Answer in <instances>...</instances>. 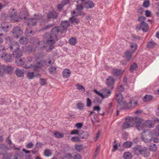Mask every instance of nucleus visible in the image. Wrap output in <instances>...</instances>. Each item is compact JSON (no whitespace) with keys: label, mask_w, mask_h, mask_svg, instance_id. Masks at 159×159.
<instances>
[{"label":"nucleus","mask_w":159,"mask_h":159,"mask_svg":"<svg viewBox=\"0 0 159 159\" xmlns=\"http://www.w3.org/2000/svg\"><path fill=\"white\" fill-rule=\"evenodd\" d=\"M151 130L149 129L143 130L141 134V139L142 141L145 143L151 142L152 141L151 138Z\"/></svg>","instance_id":"obj_1"},{"label":"nucleus","mask_w":159,"mask_h":159,"mask_svg":"<svg viewBox=\"0 0 159 159\" xmlns=\"http://www.w3.org/2000/svg\"><path fill=\"white\" fill-rule=\"evenodd\" d=\"M116 100L118 103L117 107L122 110H125L128 108L127 103L123 101V96L120 93H119L116 96Z\"/></svg>","instance_id":"obj_2"},{"label":"nucleus","mask_w":159,"mask_h":159,"mask_svg":"<svg viewBox=\"0 0 159 159\" xmlns=\"http://www.w3.org/2000/svg\"><path fill=\"white\" fill-rule=\"evenodd\" d=\"M60 31V28L58 27L54 28L52 30L51 34H46L44 36V39L48 40L52 39L54 40L58 39L57 37V34Z\"/></svg>","instance_id":"obj_3"},{"label":"nucleus","mask_w":159,"mask_h":159,"mask_svg":"<svg viewBox=\"0 0 159 159\" xmlns=\"http://www.w3.org/2000/svg\"><path fill=\"white\" fill-rule=\"evenodd\" d=\"M134 125L137 129L141 130L145 129L144 123H143V120L139 118L135 117L134 118Z\"/></svg>","instance_id":"obj_4"},{"label":"nucleus","mask_w":159,"mask_h":159,"mask_svg":"<svg viewBox=\"0 0 159 159\" xmlns=\"http://www.w3.org/2000/svg\"><path fill=\"white\" fill-rule=\"evenodd\" d=\"M134 118L127 117L125 118V121L123 123L122 128L125 129L134 126Z\"/></svg>","instance_id":"obj_5"},{"label":"nucleus","mask_w":159,"mask_h":159,"mask_svg":"<svg viewBox=\"0 0 159 159\" xmlns=\"http://www.w3.org/2000/svg\"><path fill=\"white\" fill-rule=\"evenodd\" d=\"M16 63L17 65L22 66L23 67L26 68H29L33 67L35 70H38L39 68L38 66H33L31 64L30 66H27L26 65H25V61L24 59H17L16 60Z\"/></svg>","instance_id":"obj_6"},{"label":"nucleus","mask_w":159,"mask_h":159,"mask_svg":"<svg viewBox=\"0 0 159 159\" xmlns=\"http://www.w3.org/2000/svg\"><path fill=\"white\" fill-rule=\"evenodd\" d=\"M22 34V31L20 28L18 27H16L14 29L12 32L13 36L15 39H18L19 37H20V40H23L25 39L26 38L24 37H22L21 36Z\"/></svg>","instance_id":"obj_7"},{"label":"nucleus","mask_w":159,"mask_h":159,"mask_svg":"<svg viewBox=\"0 0 159 159\" xmlns=\"http://www.w3.org/2000/svg\"><path fill=\"white\" fill-rule=\"evenodd\" d=\"M55 40H41V41H39L38 44L39 45L40 44H43L44 43L43 45H41V48H45L46 47H49L51 51L52 48V45L54 43Z\"/></svg>","instance_id":"obj_8"},{"label":"nucleus","mask_w":159,"mask_h":159,"mask_svg":"<svg viewBox=\"0 0 159 159\" xmlns=\"http://www.w3.org/2000/svg\"><path fill=\"white\" fill-rule=\"evenodd\" d=\"M5 48H3L2 50H0V56L5 61L7 62H10L11 60V56L9 54L4 53L3 50Z\"/></svg>","instance_id":"obj_9"},{"label":"nucleus","mask_w":159,"mask_h":159,"mask_svg":"<svg viewBox=\"0 0 159 159\" xmlns=\"http://www.w3.org/2000/svg\"><path fill=\"white\" fill-rule=\"evenodd\" d=\"M7 43L9 44L10 50L13 51L19 49V46L17 42L13 40H8Z\"/></svg>","instance_id":"obj_10"},{"label":"nucleus","mask_w":159,"mask_h":159,"mask_svg":"<svg viewBox=\"0 0 159 159\" xmlns=\"http://www.w3.org/2000/svg\"><path fill=\"white\" fill-rule=\"evenodd\" d=\"M111 94V92L106 89H104L103 90V92L102 93H100V97L102 99L107 98L109 97Z\"/></svg>","instance_id":"obj_11"},{"label":"nucleus","mask_w":159,"mask_h":159,"mask_svg":"<svg viewBox=\"0 0 159 159\" xmlns=\"http://www.w3.org/2000/svg\"><path fill=\"white\" fill-rule=\"evenodd\" d=\"M144 147L140 145L136 146L133 148L134 153L137 155H140Z\"/></svg>","instance_id":"obj_12"},{"label":"nucleus","mask_w":159,"mask_h":159,"mask_svg":"<svg viewBox=\"0 0 159 159\" xmlns=\"http://www.w3.org/2000/svg\"><path fill=\"white\" fill-rule=\"evenodd\" d=\"M13 55L14 57L19 58L22 56V51L20 49L13 51Z\"/></svg>","instance_id":"obj_13"},{"label":"nucleus","mask_w":159,"mask_h":159,"mask_svg":"<svg viewBox=\"0 0 159 159\" xmlns=\"http://www.w3.org/2000/svg\"><path fill=\"white\" fill-rule=\"evenodd\" d=\"M140 29H141L144 32H147L149 29V26L145 22H141L140 25Z\"/></svg>","instance_id":"obj_14"},{"label":"nucleus","mask_w":159,"mask_h":159,"mask_svg":"<svg viewBox=\"0 0 159 159\" xmlns=\"http://www.w3.org/2000/svg\"><path fill=\"white\" fill-rule=\"evenodd\" d=\"M15 10L14 9H12L11 11V15L10 17L11 19L14 21H17L19 20V18L16 14V13L14 12Z\"/></svg>","instance_id":"obj_15"},{"label":"nucleus","mask_w":159,"mask_h":159,"mask_svg":"<svg viewBox=\"0 0 159 159\" xmlns=\"http://www.w3.org/2000/svg\"><path fill=\"white\" fill-rule=\"evenodd\" d=\"M143 150L140 155H141L144 157H149L150 155V153L149 150L146 147H144Z\"/></svg>","instance_id":"obj_16"},{"label":"nucleus","mask_w":159,"mask_h":159,"mask_svg":"<svg viewBox=\"0 0 159 159\" xmlns=\"http://www.w3.org/2000/svg\"><path fill=\"white\" fill-rule=\"evenodd\" d=\"M124 71L122 69H114L113 70L112 73L114 76H117L122 74Z\"/></svg>","instance_id":"obj_17"},{"label":"nucleus","mask_w":159,"mask_h":159,"mask_svg":"<svg viewBox=\"0 0 159 159\" xmlns=\"http://www.w3.org/2000/svg\"><path fill=\"white\" fill-rule=\"evenodd\" d=\"M70 73L71 72L69 70L66 69L62 72V75L64 78H67L70 76Z\"/></svg>","instance_id":"obj_18"},{"label":"nucleus","mask_w":159,"mask_h":159,"mask_svg":"<svg viewBox=\"0 0 159 159\" xmlns=\"http://www.w3.org/2000/svg\"><path fill=\"white\" fill-rule=\"evenodd\" d=\"M33 18L36 20L41 21L43 20L44 19V17L41 15H39L37 13H34L33 14Z\"/></svg>","instance_id":"obj_19"},{"label":"nucleus","mask_w":159,"mask_h":159,"mask_svg":"<svg viewBox=\"0 0 159 159\" xmlns=\"http://www.w3.org/2000/svg\"><path fill=\"white\" fill-rule=\"evenodd\" d=\"M24 71L23 70H20L17 68L15 70V73L16 75L18 77H21L23 76Z\"/></svg>","instance_id":"obj_20"},{"label":"nucleus","mask_w":159,"mask_h":159,"mask_svg":"<svg viewBox=\"0 0 159 159\" xmlns=\"http://www.w3.org/2000/svg\"><path fill=\"white\" fill-rule=\"evenodd\" d=\"M156 45V43L152 40H151L148 42L147 44V47L149 49H152L154 48Z\"/></svg>","instance_id":"obj_21"},{"label":"nucleus","mask_w":159,"mask_h":159,"mask_svg":"<svg viewBox=\"0 0 159 159\" xmlns=\"http://www.w3.org/2000/svg\"><path fill=\"white\" fill-rule=\"evenodd\" d=\"M137 104V102L136 101L134 100L130 101L129 102V104H127L128 108L127 109L129 108L130 107H135Z\"/></svg>","instance_id":"obj_22"},{"label":"nucleus","mask_w":159,"mask_h":159,"mask_svg":"<svg viewBox=\"0 0 159 159\" xmlns=\"http://www.w3.org/2000/svg\"><path fill=\"white\" fill-rule=\"evenodd\" d=\"M145 128L146 127H149L152 128L153 127V124L152 121L150 120H147L145 122H143Z\"/></svg>","instance_id":"obj_23"},{"label":"nucleus","mask_w":159,"mask_h":159,"mask_svg":"<svg viewBox=\"0 0 159 159\" xmlns=\"http://www.w3.org/2000/svg\"><path fill=\"white\" fill-rule=\"evenodd\" d=\"M114 82V80L111 77H109L106 80V83L108 86L112 85L113 84Z\"/></svg>","instance_id":"obj_24"},{"label":"nucleus","mask_w":159,"mask_h":159,"mask_svg":"<svg viewBox=\"0 0 159 159\" xmlns=\"http://www.w3.org/2000/svg\"><path fill=\"white\" fill-rule=\"evenodd\" d=\"M133 144V143L130 141L124 142L123 144V146L125 148H129L131 147Z\"/></svg>","instance_id":"obj_25"},{"label":"nucleus","mask_w":159,"mask_h":159,"mask_svg":"<svg viewBox=\"0 0 159 159\" xmlns=\"http://www.w3.org/2000/svg\"><path fill=\"white\" fill-rule=\"evenodd\" d=\"M29 16V13L26 11H21L20 14V17L21 18L25 19L27 16Z\"/></svg>","instance_id":"obj_26"},{"label":"nucleus","mask_w":159,"mask_h":159,"mask_svg":"<svg viewBox=\"0 0 159 159\" xmlns=\"http://www.w3.org/2000/svg\"><path fill=\"white\" fill-rule=\"evenodd\" d=\"M70 25V23L68 21L65 20L62 21L61 23V26L63 29H66Z\"/></svg>","instance_id":"obj_27"},{"label":"nucleus","mask_w":159,"mask_h":159,"mask_svg":"<svg viewBox=\"0 0 159 159\" xmlns=\"http://www.w3.org/2000/svg\"><path fill=\"white\" fill-rule=\"evenodd\" d=\"M55 137L57 138H62L63 137L64 134L63 133H60L58 131H55L54 133Z\"/></svg>","instance_id":"obj_28"},{"label":"nucleus","mask_w":159,"mask_h":159,"mask_svg":"<svg viewBox=\"0 0 159 159\" xmlns=\"http://www.w3.org/2000/svg\"><path fill=\"white\" fill-rule=\"evenodd\" d=\"M134 52V51H126L125 53L126 57L129 61L131 58L132 54Z\"/></svg>","instance_id":"obj_29"},{"label":"nucleus","mask_w":159,"mask_h":159,"mask_svg":"<svg viewBox=\"0 0 159 159\" xmlns=\"http://www.w3.org/2000/svg\"><path fill=\"white\" fill-rule=\"evenodd\" d=\"M79 136L82 139H86L88 137L89 134L87 132L83 131L81 133H80Z\"/></svg>","instance_id":"obj_30"},{"label":"nucleus","mask_w":159,"mask_h":159,"mask_svg":"<svg viewBox=\"0 0 159 159\" xmlns=\"http://www.w3.org/2000/svg\"><path fill=\"white\" fill-rule=\"evenodd\" d=\"M27 22L28 24L34 25H35L37 23L36 20L33 18H29L27 20Z\"/></svg>","instance_id":"obj_31"},{"label":"nucleus","mask_w":159,"mask_h":159,"mask_svg":"<svg viewBox=\"0 0 159 159\" xmlns=\"http://www.w3.org/2000/svg\"><path fill=\"white\" fill-rule=\"evenodd\" d=\"M39 75L38 74H34V73L33 72H28L27 74V76L29 79H32L34 76Z\"/></svg>","instance_id":"obj_32"},{"label":"nucleus","mask_w":159,"mask_h":159,"mask_svg":"<svg viewBox=\"0 0 159 159\" xmlns=\"http://www.w3.org/2000/svg\"><path fill=\"white\" fill-rule=\"evenodd\" d=\"M153 97L150 95H146L144 96L143 98V101L147 102L149 101L152 99Z\"/></svg>","instance_id":"obj_33"},{"label":"nucleus","mask_w":159,"mask_h":159,"mask_svg":"<svg viewBox=\"0 0 159 159\" xmlns=\"http://www.w3.org/2000/svg\"><path fill=\"white\" fill-rule=\"evenodd\" d=\"M5 72V67L3 66H1L0 63V77L3 75Z\"/></svg>","instance_id":"obj_34"},{"label":"nucleus","mask_w":159,"mask_h":159,"mask_svg":"<svg viewBox=\"0 0 159 159\" xmlns=\"http://www.w3.org/2000/svg\"><path fill=\"white\" fill-rule=\"evenodd\" d=\"M123 157L125 159H131L132 157V155L128 152L125 153Z\"/></svg>","instance_id":"obj_35"},{"label":"nucleus","mask_w":159,"mask_h":159,"mask_svg":"<svg viewBox=\"0 0 159 159\" xmlns=\"http://www.w3.org/2000/svg\"><path fill=\"white\" fill-rule=\"evenodd\" d=\"M151 135L152 136H159V131L156 129V128L151 131Z\"/></svg>","instance_id":"obj_36"},{"label":"nucleus","mask_w":159,"mask_h":159,"mask_svg":"<svg viewBox=\"0 0 159 159\" xmlns=\"http://www.w3.org/2000/svg\"><path fill=\"white\" fill-rule=\"evenodd\" d=\"M57 68L54 66H52L48 69L49 72L51 74H54L56 73Z\"/></svg>","instance_id":"obj_37"},{"label":"nucleus","mask_w":159,"mask_h":159,"mask_svg":"<svg viewBox=\"0 0 159 159\" xmlns=\"http://www.w3.org/2000/svg\"><path fill=\"white\" fill-rule=\"evenodd\" d=\"M13 68L11 66H8L5 67V72L7 73H11L13 70Z\"/></svg>","instance_id":"obj_38"},{"label":"nucleus","mask_w":159,"mask_h":159,"mask_svg":"<svg viewBox=\"0 0 159 159\" xmlns=\"http://www.w3.org/2000/svg\"><path fill=\"white\" fill-rule=\"evenodd\" d=\"M93 6V5L92 2L90 1H88L85 3L84 6L87 8H89L92 7Z\"/></svg>","instance_id":"obj_39"},{"label":"nucleus","mask_w":159,"mask_h":159,"mask_svg":"<svg viewBox=\"0 0 159 159\" xmlns=\"http://www.w3.org/2000/svg\"><path fill=\"white\" fill-rule=\"evenodd\" d=\"M76 87L77 89L78 90H80V91L84 93L85 91V89L83 86L79 84H76Z\"/></svg>","instance_id":"obj_40"},{"label":"nucleus","mask_w":159,"mask_h":159,"mask_svg":"<svg viewBox=\"0 0 159 159\" xmlns=\"http://www.w3.org/2000/svg\"><path fill=\"white\" fill-rule=\"evenodd\" d=\"M149 148L150 150L152 151H155L157 149V146L155 144L150 145Z\"/></svg>","instance_id":"obj_41"},{"label":"nucleus","mask_w":159,"mask_h":159,"mask_svg":"<svg viewBox=\"0 0 159 159\" xmlns=\"http://www.w3.org/2000/svg\"><path fill=\"white\" fill-rule=\"evenodd\" d=\"M57 17L56 13L55 12H50L48 15V18H55Z\"/></svg>","instance_id":"obj_42"},{"label":"nucleus","mask_w":159,"mask_h":159,"mask_svg":"<svg viewBox=\"0 0 159 159\" xmlns=\"http://www.w3.org/2000/svg\"><path fill=\"white\" fill-rule=\"evenodd\" d=\"M44 154L45 156L49 157L51 155L52 153L50 149H47L44 151Z\"/></svg>","instance_id":"obj_43"},{"label":"nucleus","mask_w":159,"mask_h":159,"mask_svg":"<svg viewBox=\"0 0 159 159\" xmlns=\"http://www.w3.org/2000/svg\"><path fill=\"white\" fill-rule=\"evenodd\" d=\"M137 67V66L136 64L135 63H133L131 65L130 67V70L131 72H133L134 70Z\"/></svg>","instance_id":"obj_44"},{"label":"nucleus","mask_w":159,"mask_h":159,"mask_svg":"<svg viewBox=\"0 0 159 159\" xmlns=\"http://www.w3.org/2000/svg\"><path fill=\"white\" fill-rule=\"evenodd\" d=\"M77 108L80 110L83 109L84 105L82 102H79L77 104Z\"/></svg>","instance_id":"obj_45"},{"label":"nucleus","mask_w":159,"mask_h":159,"mask_svg":"<svg viewBox=\"0 0 159 159\" xmlns=\"http://www.w3.org/2000/svg\"><path fill=\"white\" fill-rule=\"evenodd\" d=\"M71 140L74 142H80V138L78 137H73L71 139Z\"/></svg>","instance_id":"obj_46"},{"label":"nucleus","mask_w":159,"mask_h":159,"mask_svg":"<svg viewBox=\"0 0 159 159\" xmlns=\"http://www.w3.org/2000/svg\"><path fill=\"white\" fill-rule=\"evenodd\" d=\"M130 47L133 49V50L131 51H134V52L137 48V45L136 44L134 43H131L130 44Z\"/></svg>","instance_id":"obj_47"},{"label":"nucleus","mask_w":159,"mask_h":159,"mask_svg":"<svg viewBox=\"0 0 159 159\" xmlns=\"http://www.w3.org/2000/svg\"><path fill=\"white\" fill-rule=\"evenodd\" d=\"M75 149L78 152H80L83 149V147L81 145H75Z\"/></svg>","instance_id":"obj_48"},{"label":"nucleus","mask_w":159,"mask_h":159,"mask_svg":"<svg viewBox=\"0 0 159 159\" xmlns=\"http://www.w3.org/2000/svg\"><path fill=\"white\" fill-rule=\"evenodd\" d=\"M150 2L149 0L145 1L143 4V6L145 7H148L150 5Z\"/></svg>","instance_id":"obj_49"},{"label":"nucleus","mask_w":159,"mask_h":159,"mask_svg":"<svg viewBox=\"0 0 159 159\" xmlns=\"http://www.w3.org/2000/svg\"><path fill=\"white\" fill-rule=\"evenodd\" d=\"M71 134H76L79 136L80 134L79 133V131L78 130L76 129H74L71 131L70 133Z\"/></svg>","instance_id":"obj_50"},{"label":"nucleus","mask_w":159,"mask_h":159,"mask_svg":"<svg viewBox=\"0 0 159 159\" xmlns=\"http://www.w3.org/2000/svg\"><path fill=\"white\" fill-rule=\"evenodd\" d=\"M40 84L41 85H44L46 84V80L45 79L41 78L40 79Z\"/></svg>","instance_id":"obj_51"},{"label":"nucleus","mask_w":159,"mask_h":159,"mask_svg":"<svg viewBox=\"0 0 159 159\" xmlns=\"http://www.w3.org/2000/svg\"><path fill=\"white\" fill-rule=\"evenodd\" d=\"M91 105V102L89 98H87V105L86 106L87 107H90Z\"/></svg>","instance_id":"obj_52"},{"label":"nucleus","mask_w":159,"mask_h":159,"mask_svg":"<svg viewBox=\"0 0 159 159\" xmlns=\"http://www.w3.org/2000/svg\"><path fill=\"white\" fill-rule=\"evenodd\" d=\"M145 15L147 17H150L151 16V13L150 11L146 10L145 11Z\"/></svg>","instance_id":"obj_53"},{"label":"nucleus","mask_w":159,"mask_h":159,"mask_svg":"<svg viewBox=\"0 0 159 159\" xmlns=\"http://www.w3.org/2000/svg\"><path fill=\"white\" fill-rule=\"evenodd\" d=\"M54 63V60H51L49 61L48 62V63H46V64L47 66H49L53 65Z\"/></svg>","instance_id":"obj_54"},{"label":"nucleus","mask_w":159,"mask_h":159,"mask_svg":"<svg viewBox=\"0 0 159 159\" xmlns=\"http://www.w3.org/2000/svg\"><path fill=\"white\" fill-rule=\"evenodd\" d=\"M70 21L71 23L73 24H77V21L73 17H71L70 18Z\"/></svg>","instance_id":"obj_55"},{"label":"nucleus","mask_w":159,"mask_h":159,"mask_svg":"<svg viewBox=\"0 0 159 159\" xmlns=\"http://www.w3.org/2000/svg\"><path fill=\"white\" fill-rule=\"evenodd\" d=\"M146 18L144 16H140L139 17L138 20L141 22H144Z\"/></svg>","instance_id":"obj_56"},{"label":"nucleus","mask_w":159,"mask_h":159,"mask_svg":"<svg viewBox=\"0 0 159 159\" xmlns=\"http://www.w3.org/2000/svg\"><path fill=\"white\" fill-rule=\"evenodd\" d=\"M151 138L152 139V140H153L154 142L157 143H159V138H158L156 137H153L152 136Z\"/></svg>","instance_id":"obj_57"},{"label":"nucleus","mask_w":159,"mask_h":159,"mask_svg":"<svg viewBox=\"0 0 159 159\" xmlns=\"http://www.w3.org/2000/svg\"><path fill=\"white\" fill-rule=\"evenodd\" d=\"M74 158L75 159H80L81 156L79 154H76L74 155Z\"/></svg>","instance_id":"obj_58"},{"label":"nucleus","mask_w":159,"mask_h":159,"mask_svg":"<svg viewBox=\"0 0 159 159\" xmlns=\"http://www.w3.org/2000/svg\"><path fill=\"white\" fill-rule=\"evenodd\" d=\"M75 126L78 129H80L82 126V124L81 123H77L75 125Z\"/></svg>","instance_id":"obj_59"},{"label":"nucleus","mask_w":159,"mask_h":159,"mask_svg":"<svg viewBox=\"0 0 159 159\" xmlns=\"http://www.w3.org/2000/svg\"><path fill=\"white\" fill-rule=\"evenodd\" d=\"M69 2V0H62L61 2V4L64 6Z\"/></svg>","instance_id":"obj_60"},{"label":"nucleus","mask_w":159,"mask_h":159,"mask_svg":"<svg viewBox=\"0 0 159 159\" xmlns=\"http://www.w3.org/2000/svg\"><path fill=\"white\" fill-rule=\"evenodd\" d=\"M6 142L8 144H11L12 143V142L11 140L10 139V137H8L6 139Z\"/></svg>","instance_id":"obj_61"},{"label":"nucleus","mask_w":159,"mask_h":159,"mask_svg":"<svg viewBox=\"0 0 159 159\" xmlns=\"http://www.w3.org/2000/svg\"><path fill=\"white\" fill-rule=\"evenodd\" d=\"M124 88L121 85H120L118 88V90L119 91L122 92L124 91Z\"/></svg>","instance_id":"obj_62"},{"label":"nucleus","mask_w":159,"mask_h":159,"mask_svg":"<svg viewBox=\"0 0 159 159\" xmlns=\"http://www.w3.org/2000/svg\"><path fill=\"white\" fill-rule=\"evenodd\" d=\"M83 7L81 5H79L76 6V10L80 11L83 9Z\"/></svg>","instance_id":"obj_63"},{"label":"nucleus","mask_w":159,"mask_h":159,"mask_svg":"<svg viewBox=\"0 0 159 159\" xmlns=\"http://www.w3.org/2000/svg\"><path fill=\"white\" fill-rule=\"evenodd\" d=\"M72 158L71 156L70 155H68L63 157L62 159H72Z\"/></svg>","instance_id":"obj_64"}]
</instances>
